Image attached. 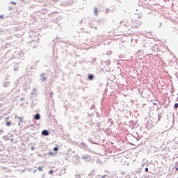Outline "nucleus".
<instances>
[{"mask_svg":"<svg viewBox=\"0 0 178 178\" xmlns=\"http://www.w3.org/2000/svg\"><path fill=\"white\" fill-rule=\"evenodd\" d=\"M12 3H13V5H16V3H15V2H12Z\"/></svg>","mask_w":178,"mask_h":178,"instance_id":"13","label":"nucleus"},{"mask_svg":"<svg viewBox=\"0 0 178 178\" xmlns=\"http://www.w3.org/2000/svg\"><path fill=\"white\" fill-rule=\"evenodd\" d=\"M175 169H176V170H177V171H178V168H175Z\"/></svg>","mask_w":178,"mask_h":178,"instance_id":"14","label":"nucleus"},{"mask_svg":"<svg viewBox=\"0 0 178 178\" xmlns=\"http://www.w3.org/2000/svg\"><path fill=\"white\" fill-rule=\"evenodd\" d=\"M42 169H43V167H38V170H39V172H42V170H44Z\"/></svg>","mask_w":178,"mask_h":178,"instance_id":"6","label":"nucleus"},{"mask_svg":"<svg viewBox=\"0 0 178 178\" xmlns=\"http://www.w3.org/2000/svg\"><path fill=\"white\" fill-rule=\"evenodd\" d=\"M6 119H9V118H6Z\"/></svg>","mask_w":178,"mask_h":178,"instance_id":"15","label":"nucleus"},{"mask_svg":"<svg viewBox=\"0 0 178 178\" xmlns=\"http://www.w3.org/2000/svg\"><path fill=\"white\" fill-rule=\"evenodd\" d=\"M11 125H12V122L10 121L6 122V126H11Z\"/></svg>","mask_w":178,"mask_h":178,"instance_id":"5","label":"nucleus"},{"mask_svg":"<svg viewBox=\"0 0 178 178\" xmlns=\"http://www.w3.org/2000/svg\"><path fill=\"white\" fill-rule=\"evenodd\" d=\"M175 108H178V104L177 103L175 104Z\"/></svg>","mask_w":178,"mask_h":178,"instance_id":"8","label":"nucleus"},{"mask_svg":"<svg viewBox=\"0 0 178 178\" xmlns=\"http://www.w3.org/2000/svg\"><path fill=\"white\" fill-rule=\"evenodd\" d=\"M33 118L35 119V120H40V114L35 115Z\"/></svg>","mask_w":178,"mask_h":178,"instance_id":"2","label":"nucleus"},{"mask_svg":"<svg viewBox=\"0 0 178 178\" xmlns=\"http://www.w3.org/2000/svg\"><path fill=\"white\" fill-rule=\"evenodd\" d=\"M132 23H133L132 26H133L134 29H138V27H140V26H141V24H143V22H141V21H140V20H136Z\"/></svg>","mask_w":178,"mask_h":178,"instance_id":"1","label":"nucleus"},{"mask_svg":"<svg viewBox=\"0 0 178 178\" xmlns=\"http://www.w3.org/2000/svg\"><path fill=\"white\" fill-rule=\"evenodd\" d=\"M3 17V16L0 15V19H2Z\"/></svg>","mask_w":178,"mask_h":178,"instance_id":"12","label":"nucleus"},{"mask_svg":"<svg viewBox=\"0 0 178 178\" xmlns=\"http://www.w3.org/2000/svg\"><path fill=\"white\" fill-rule=\"evenodd\" d=\"M88 79H89L90 80H92V79H94V75H92V74H89V75H88Z\"/></svg>","mask_w":178,"mask_h":178,"instance_id":"4","label":"nucleus"},{"mask_svg":"<svg viewBox=\"0 0 178 178\" xmlns=\"http://www.w3.org/2000/svg\"><path fill=\"white\" fill-rule=\"evenodd\" d=\"M49 155H50V156H51V155H54V153H53L52 152H49Z\"/></svg>","mask_w":178,"mask_h":178,"instance_id":"9","label":"nucleus"},{"mask_svg":"<svg viewBox=\"0 0 178 178\" xmlns=\"http://www.w3.org/2000/svg\"><path fill=\"white\" fill-rule=\"evenodd\" d=\"M145 170V172H148V168H146Z\"/></svg>","mask_w":178,"mask_h":178,"instance_id":"11","label":"nucleus"},{"mask_svg":"<svg viewBox=\"0 0 178 178\" xmlns=\"http://www.w3.org/2000/svg\"><path fill=\"white\" fill-rule=\"evenodd\" d=\"M49 173L50 175H52V173H54V171H52V170H51L49 172Z\"/></svg>","mask_w":178,"mask_h":178,"instance_id":"10","label":"nucleus"},{"mask_svg":"<svg viewBox=\"0 0 178 178\" xmlns=\"http://www.w3.org/2000/svg\"><path fill=\"white\" fill-rule=\"evenodd\" d=\"M49 133H48V131L47 130H44L42 131V136H48Z\"/></svg>","mask_w":178,"mask_h":178,"instance_id":"3","label":"nucleus"},{"mask_svg":"<svg viewBox=\"0 0 178 178\" xmlns=\"http://www.w3.org/2000/svg\"><path fill=\"white\" fill-rule=\"evenodd\" d=\"M58 149H59L58 147H55L54 149H53V150L54 151H58Z\"/></svg>","mask_w":178,"mask_h":178,"instance_id":"7","label":"nucleus"}]
</instances>
